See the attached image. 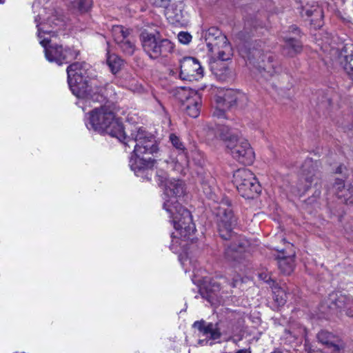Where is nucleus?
I'll return each mask as SVG.
<instances>
[{
  "instance_id": "2f4dec72",
  "label": "nucleus",
  "mask_w": 353,
  "mask_h": 353,
  "mask_svg": "<svg viewBox=\"0 0 353 353\" xmlns=\"http://www.w3.org/2000/svg\"><path fill=\"white\" fill-rule=\"evenodd\" d=\"M347 185L344 184V181L343 179H336L334 185H333V190L336 196H339V192H343V189L345 188Z\"/></svg>"
},
{
  "instance_id": "dca6fc26",
  "label": "nucleus",
  "mask_w": 353,
  "mask_h": 353,
  "mask_svg": "<svg viewBox=\"0 0 353 353\" xmlns=\"http://www.w3.org/2000/svg\"><path fill=\"white\" fill-rule=\"evenodd\" d=\"M203 76V70L197 59L185 57L180 62V77L183 80L196 81Z\"/></svg>"
},
{
  "instance_id": "7c9ffc66",
  "label": "nucleus",
  "mask_w": 353,
  "mask_h": 353,
  "mask_svg": "<svg viewBox=\"0 0 353 353\" xmlns=\"http://www.w3.org/2000/svg\"><path fill=\"white\" fill-rule=\"evenodd\" d=\"M344 69L350 77L353 79V57H346Z\"/></svg>"
},
{
  "instance_id": "ddd939ff",
  "label": "nucleus",
  "mask_w": 353,
  "mask_h": 353,
  "mask_svg": "<svg viewBox=\"0 0 353 353\" xmlns=\"http://www.w3.org/2000/svg\"><path fill=\"white\" fill-rule=\"evenodd\" d=\"M227 322L219 321L216 323H206L205 321H197L193 324V327L197 329L203 336L212 340L219 339L222 334L231 332L227 327Z\"/></svg>"
},
{
  "instance_id": "c9c22d12",
  "label": "nucleus",
  "mask_w": 353,
  "mask_h": 353,
  "mask_svg": "<svg viewBox=\"0 0 353 353\" xmlns=\"http://www.w3.org/2000/svg\"><path fill=\"white\" fill-rule=\"evenodd\" d=\"M59 23H60V21L57 19H55L54 18H50V19H48V23H49L51 27H52L51 23H53L55 26H58Z\"/></svg>"
},
{
  "instance_id": "bb28decb",
  "label": "nucleus",
  "mask_w": 353,
  "mask_h": 353,
  "mask_svg": "<svg viewBox=\"0 0 353 353\" xmlns=\"http://www.w3.org/2000/svg\"><path fill=\"white\" fill-rule=\"evenodd\" d=\"M72 8L77 11L84 13L88 12L92 6V0H74Z\"/></svg>"
},
{
  "instance_id": "473e14b6",
  "label": "nucleus",
  "mask_w": 353,
  "mask_h": 353,
  "mask_svg": "<svg viewBox=\"0 0 353 353\" xmlns=\"http://www.w3.org/2000/svg\"><path fill=\"white\" fill-rule=\"evenodd\" d=\"M177 38L182 44H188L192 40L191 34L186 32H180L177 35Z\"/></svg>"
},
{
  "instance_id": "1a4fd4ad",
  "label": "nucleus",
  "mask_w": 353,
  "mask_h": 353,
  "mask_svg": "<svg viewBox=\"0 0 353 353\" xmlns=\"http://www.w3.org/2000/svg\"><path fill=\"white\" fill-rule=\"evenodd\" d=\"M233 183L241 196L254 199L261 192V185L254 174L248 169L241 168L234 172Z\"/></svg>"
},
{
  "instance_id": "0eeeda50",
  "label": "nucleus",
  "mask_w": 353,
  "mask_h": 353,
  "mask_svg": "<svg viewBox=\"0 0 353 353\" xmlns=\"http://www.w3.org/2000/svg\"><path fill=\"white\" fill-rule=\"evenodd\" d=\"M47 23L41 24V26L37 25L38 38L40 44L45 48V55L46 59L50 62H56L59 65L76 59L79 52L72 50L70 48L63 49L62 46H50L47 47L48 43L50 41L51 37L54 36V32L48 30L46 27Z\"/></svg>"
},
{
  "instance_id": "a19ab883",
  "label": "nucleus",
  "mask_w": 353,
  "mask_h": 353,
  "mask_svg": "<svg viewBox=\"0 0 353 353\" xmlns=\"http://www.w3.org/2000/svg\"><path fill=\"white\" fill-rule=\"evenodd\" d=\"M207 299H208V301H209V302H212V296H211V295H208V298H207Z\"/></svg>"
},
{
  "instance_id": "5701e85b",
  "label": "nucleus",
  "mask_w": 353,
  "mask_h": 353,
  "mask_svg": "<svg viewBox=\"0 0 353 353\" xmlns=\"http://www.w3.org/2000/svg\"><path fill=\"white\" fill-rule=\"evenodd\" d=\"M302 16L307 17H312L311 22H318L323 17V12L321 8L316 5L313 4L311 6L307 5L304 6L301 11Z\"/></svg>"
},
{
  "instance_id": "2eb2a0df",
  "label": "nucleus",
  "mask_w": 353,
  "mask_h": 353,
  "mask_svg": "<svg viewBox=\"0 0 353 353\" xmlns=\"http://www.w3.org/2000/svg\"><path fill=\"white\" fill-rule=\"evenodd\" d=\"M131 30L122 26H114L112 33L115 42L121 50L128 55H132L136 50V46Z\"/></svg>"
},
{
  "instance_id": "4468645a",
  "label": "nucleus",
  "mask_w": 353,
  "mask_h": 353,
  "mask_svg": "<svg viewBox=\"0 0 353 353\" xmlns=\"http://www.w3.org/2000/svg\"><path fill=\"white\" fill-rule=\"evenodd\" d=\"M169 139L173 147L178 151L177 157L171 159L170 163L174 170L181 174H185L189 163L187 149L180 138L175 134H170Z\"/></svg>"
},
{
  "instance_id": "a211bd4d",
  "label": "nucleus",
  "mask_w": 353,
  "mask_h": 353,
  "mask_svg": "<svg viewBox=\"0 0 353 353\" xmlns=\"http://www.w3.org/2000/svg\"><path fill=\"white\" fill-rule=\"evenodd\" d=\"M301 181H305L303 192L307 191L312 185L317 184L319 181L318 174L315 170L313 161L310 159H306L301 167Z\"/></svg>"
},
{
  "instance_id": "ea45409f",
  "label": "nucleus",
  "mask_w": 353,
  "mask_h": 353,
  "mask_svg": "<svg viewBox=\"0 0 353 353\" xmlns=\"http://www.w3.org/2000/svg\"><path fill=\"white\" fill-rule=\"evenodd\" d=\"M290 29L292 32H299V30L296 26H292L290 27Z\"/></svg>"
},
{
  "instance_id": "b1692460",
  "label": "nucleus",
  "mask_w": 353,
  "mask_h": 353,
  "mask_svg": "<svg viewBox=\"0 0 353 353\" xmlns=\"http://www.w3.org/2000/svg\"><path fill=\"white\" fill-rule=\"evenodd\" d=\"M273 299L277 306L283 305L287 300V294L285 290L279 286H274L272 290Z\"/></svg>"
},
{
  "instance_id": "39448f33",
  "label": "nucleus",
  "mask_w": 353,
  "mask_h": 353,
  "mask_svg": "<svg viewBox=\"0 0 353 353\" xmlns=\"http://www.w3.org/2000/svg\"><path fill=\"white\" fill-rule=\"evenodd\" d=\"M99 133H106L121 141L125 139V132L119 118L111 105H101L89 112V123L87 124Z\"/></svg>"
},
{
  "instance_id": "4be33fe9",
  "label": "nucleus",
  "mask_w": 353,
  "mask_h": 353,
  "mask_svg": "<svg viewBox=\"0 0 353 353\" xmlns=\"http://www.w3.org/2000/svg\"><path fill=\"white\" fill-rule=\"evenodd\" d=\"M283 39L285 42L283 51L285 54L294 57L301 51L302 45L297 39L287 36H283Z\"/></svg>"
},
{
  "instance_id": "393cba45",
  "label": "nucleus",
  "mask_w": 353,
  "mask_h": 353,
  "mask_svg": "<svg viewBox=\"0 0 353 353\" xmlns=\"http://www.w3.org/2000/svg\"><path fill=\"white\" fill-rule=\"evenodd\" d=\"M107 63L113 74L117 73L121 68L123 61L117 55L112 54H108Z\"/></svg>"
},
{
  "instance_id": "a878e982",
  "label": "nucleus",
  "mask_w": 353,
  "mask_h": 353,
  "mask_svg": "<svg viewBox=\"0 0 353 353\" xmlns=\"http://www.w3.org/2000/svg\"><path fill=\"white\" fill-rule=\"evenodd\" d=\"M212 71L216 77L221 81H226L229 77L230 71L225 65L221 63L220 65L216 63V67L212 66Z\"/></svg>"
},
{
  "instance_id": "6e6552de",
  "label": "nucleus",
  "mask_w": 353,
  "mask_h": 353,
  "mask_svg": "<svg viewBox=\"0 0 353 353\" xmlns=\"http://www.w3.org/2000/svg\"><path fill=\"white\" fill-rule=\"evenodd\" d=\"M140 41L144 52L151 59L167 57L174 50V43L169 39H163L159 32H148L144 30L140 34Z\"/></svg>"
},
{
  "instance_id": "4c0bfd02",
  "label": "nucleus",
  "mask_w": 353,
  "mask_h": 353,
  "mask_svg": "<svg viewBox=\"0 0 353 353\" xmlns=\"http://www.w3.org/2000/svg\"><path fill=\"white\" fill-rule=\"evenodd\" d=\"M220 284L221 283H216V282L213 283V288H214L213 289V290L214 291L221 290Z\"/></svg>"
},
{
  "instance_id": "423d86ee",
  "label": "nucleus",
  "mask_w": 353,
  "mask_h": 353,
  "mask_svg": "<svg viewBox=\"0 0 353 353\" xmlns=\"http://www.w3.org/2000/svg\"><path fill=\"white\" fill-rule=\"evenodd\" d=\"M215 136L225 141L230 154L239 163L250 165L253 162L254 153L246 139L231 134L227 126H219Z\"/></svg>"
},
{
  "instance_id": "c756f323",
  "label": "nucleus",
  "mask_w": 353,
  "mask_h": 353,
  "mask_svg": "<svg viewBox=\"0 0 353 353\" xmlns=\"http://www.w3.org/2000/svg\"><path fill=\"white\" fill-rule=\"evenodd\" d=\"M228 108H226L225 106H220L216 103L215 110L213 112V116L218 119L226 118L225 110Z\"/></svg>"
},
{
  "instance_id": "7ed1b4c3",
  "label": "nucleus",
  "mask_w": 353,
  "mask_h": 353,
  "mask_svg": "<svg viewBox=\"0 0 353 353\" xmlns=\"http://www.w3.org/2000/svg\"><path fill=\"white\" fill-rule=\"evenodd\" d=\"M125 147L134 148L133 154L130 159V167L134 174L150 179L155 161L150 155L159 150L153 136L143 127H134L130 136L125 135V139L120 141Z\"/></svg>"
},
{
  "instance_id": "412c9836",
  "label": "nucleus",
  "mask_w": 353,
  "mask_h": 353,
  "mask_svg": "<svg viewBox=\"0 0 353 353\" xmlns=\"http://www.w3.org/2000/svg\"><path fill=\"white\" fill-rule=\"evenodd\" d=\"M294 253L286 256L282 250L277 256L278 266L284 274H290L294 270Z\"/></svg>"
},
{
  "instance_id": "58836bf2",
  "label": "nucleus",
  "mask_w": 353,
  "mask_h": 353,
  "mask_svg": "<svg viewBox=\"0 0 353 353\" xmlns=\"http://www.w3.org/2000/svg\"><path fill=\"white\" fill-rule=\"evenodd\" d=\"M345 169V167L343 166V165H339L337 168H336V173H342L343 172V170Z\"/></svg>"
},
{
  "instance_id": "20e7f679",
  "label": "nucleus",
  "mask_w": 353,
  "mask_h": 353,
  "mask_svg": "<svg viewBox=\"0 0 353 353\" xmlns=\"http://www.w3.org/2000/svg\"><path fill=\"white\" fill-rule=\"evenodd\" d=\"M214 212L217 217L218 230L220 236L223 239L232 241L225 248V258L228 261H235L245 250L248 242L241 239L233 232L237 224V219L234 214L230 201L223 199L214 206Z\"/></svg>"
},
{
  "instance_id": "6ab92c4d",
  "label": "nucleus",
  "mask_w": 353,
  "mask_h": 353,
  "mask_svg": "<svg viewBox=\"0 0 353 353\" xmlns=\"http://www.w3.org/2000/svg\"><path fill=\"white\" fill-rule=\"evenodd\" d=\"M243 94L235 90H226L223 94H219L216 98V103L220 106L231 108L236 104V101L243 97Z\"/></svg>"
},
{
  "instance_id": "f257e3e1",
  "label": "nucleus",
  "mask_w": 353,
  "mask_h": 353,
  "mask_svg": "<svg viewBox=\"0 0 353 353\" xmlns=\"http://www.w3.org/2000/svg\"><path fill=\"white\" fill-rule=\"evenodd\" d=\"M157 176L160 184L164 183L163 208L172 217L175 229V232L172 233V249H174L175 243L184 248L187 244L186 241L192 239L191 236L196 230L190 212L178 202V198L184 194V183L179 179H168L166 173L162 171L161 174L157 172Z\"/></svg>"
},
{
  "instance_id": "e433bc0d",
  "label": "nucleus",
  "mask_w": 353,
  "mask_h": 353,
  "mask_svg": "<svg viewBox=\"0 0 353 353\" xmlns=\"http://www.w3.org/2000/svg\"><path fill=\"white\" fill-rule=\"evenodd\" d=\"M240 281H241V279L239 277H237L236 279H234L233 281H232V283L231 284V286L232 288L236 287L238 285V284L240 283Z\"/></svg>"
},
{
  "instance_id": "9d476101",
  "label": "nucleus",
  "mask_w": 353,
  "mask_h": 353,
  "mask_svg": "<svg viewBox=\"0 0 353 353\" xmlns=\"http://www.w3.org/2000/svg\"><path fill=\"white\" fill-rule=\"evenodd\" d=\"M206 46L209 51L217 55L219 60L223 61L230 59L232 50L226 37L216 28H210L205 34Z\"/></svg>"
},
{
  "instance_id": "a18cd8bd",
  "label": "nucleus",
  "mask_w": 353,
  "mask_h": 353,
  "mask_svg": "<svg viewBox=\"0 0 353 353\" xmlns=\"http://www.w3.org/2000/svg\"><path fill=\"white\" fill-rule=\"evenodd\" d=\"M4 0H0V3H3Z\"/></svg>"
},
{
  "instance_id": "9b49d317",
  "label": "nucleus",
  "mask_w": 353,
  "mask_h": 353,
  "mask_svg": "<svg viewBox=\"0 0 353 353\" xmlns=\"http://www.w3.org/2000/svg\"><path fill=\"white\" fill-rule=\"evenodd\" d=\"M174 95L181 103L184 111L192 118H196L200 113L201 97L192 89L179 87L174 90Z\"/></svg>"
},
{
  "instance_id": "37998d69",
  "label": "nucleus",
  "mask_w": 353,
  "mask_h": 353,
  "mask_svg": "<svg viewBox=\"0 0 353 353\" xmlns=\"http://www.w3.org/2000/svg\"><path fill=\"white\" fill-rule=\"evenodd\" d=\"M203 189H204V192H205V194H209V192H205V190H206V189L205 188V186L203 187Z\"/></svg>"
},
{
  "instance_id": "79ce46f5",
  "label": "nucleus",
  "mask_w": 353,
  "mask_h": 353,
  "mask_svg": "<svg viewBox=\"0 0 353 353\" xmlns=\"http://www.w3.org/2000/svg\"><path fill=\"white\" fill-rule=\"evenodd\" d=\"M271 353H282V352H280V351L276 350V351H274V352H272Z\"/></svg>"
},
{
  "instance_id": "c85d7f7f",
  "label": "nucleus",
  "mask_w": 353,
  "mask_h": 353,
  "mask_svg": "<svg viewBox=\"0 0 353 353\" xmlns=\"http://www.w3.org/2000/svg\"><path fill=\"white\" fill-rule=\"evenodd\" d=\"M343 192H339L338 198L341 199L346 204L353 205V199H352V188L348 185L345 188H343Z\"/></svg>"
},
{
  "instance_id": "f704fd0d",
  "label": "nucleus",
  "mask_w": 353,
  "mask_h": 353,
  "mask_svg": "<svg viewBox=\"0 0 353 353\" xmlns=\"http://www.w3.org/2000/svg\"><path fill=\"white\" fill-rule=\"evenodd\" d=\"M259 277L266 283L273 281L271 279L270 275L267 272H261L259 274Z\"/></svg>"
},
{
  "instance_id": "f03ea898",
  "label": "nucleus",
  "mask_w": 353,
  "mask_h": 353,
  "mask_svg": "<svg viewBox=\"0 0 353 353\" xmlns=\"http://www.w3.org/2000/svg\"><path fill=\"white\" fill-rule=\"evenodd\" d=\"M89 68L90 65L85 62H76L68 67V81L73 94L86 101L103 103L112 99L116 94L113 86L105 83L103 87L98 80L89 79Z\"/></svg>"
},
{
  "instance_id": "f8f14e48",
  "label": "nucleus",
  "mask_w": 353,
  "mask_h": 353,
  "mask_svg": "<svg viewBox=\"0 0 353 353\" xmlns=\"http://www.w3.org/2000/svg\"><path fill=\"white\" fill-rule=\"evenodd\" d=\"M248 59L253 64L259 73L265 79L276 73V65L272 54H264L259 50H252L248 54Z\"/></svg>"
},
{
  "instance_id": "f3484780",
  "label": "nucleus",
  "mask_w": 353,
  "mask_h": 353,
  "mask_svg": "<svg viewBox=\"0 0 353 353\" xmlns=\"http://www.w3.org/2000/svg\"><path fill=\"white\" fill-rule=\"evenodd\" d=\"M317 339L330 350V353H344L345 343L332 333L322 330L318 333Z\"/></svg>"
},
{
  "instance_id": "cd10ccee",
  "label": "nucleus",
  "mask_w": 353,
  "mask_h": 353,
  "mask_svg": "<svg viewBox=\"0 0 353 353\" xmlns=\"http://www.w3.org/2000/svg\"><path fill=\"white\" fill-rule=\"evenodd\" d=\"M165 14L167 18L172 22L179 21L181 17V11L174 9L173 6L170 7L168 6L165 10Z\"/></svg>"
},
{
  "instance_id": "c03bdc74",
  "label": "nucleus",
  "mask_w": 353,
  "mask_h": 353,
  "mask_svg": "<svg viewBox=\"0 0 353 353\" xmlns=\"http://www.w3.org/2000/svg\"><path fill=\"white\" fill-rule=\"evenodd\" d=\"M352 199H353V190H352Z\"/></svg>"
},
{
  "instance_id": "aec40b11",
  "label": "nucleus",
  "mask_w": 353,
  "mask_h": 353,
  "mask_svg": "<svg viewBox=\"0 0 353 353\" xmlns=\"http://www.w3.org/2000/svg\"><path fill=\"white\" fill-rule=\"evenodd\" d=\"M330 300L336 308L345 310L347 316L353 317V301L350 297L342 294H336L330 296Z\"/></svg>"
},
{
  "instance_id": "72a5a7b5",
  "label": "nucleus",
  "mask_w": 353,
  "mask_h": 353,
  "mask_svg": "<svg viewBox=\"0 0 353 353\" xmlns=\"http://www.w3.org/2000/svg\"><path fill=\"white\" fill-rule=\"evenodd\" d=\"M156 7H161L165 9L168 6L170 0H149Z\"/></svg>"
}]
</instances>
